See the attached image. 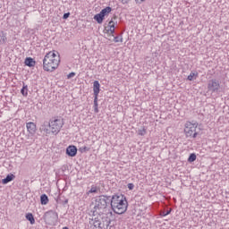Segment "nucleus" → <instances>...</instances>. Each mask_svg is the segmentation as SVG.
<instances>
[{
	"instance_id": "36",
	"label": "nucleus",
	"mask_w": 229,
	"mask_h": 229,
	"mask_svg": "<svg viewBox=\"0 0 229 229\" xmlns=\"http://www.w3.org/2000/svg\"><path fill=\"white\" fill-rule=\"evenodd\" d=\"M64 203H65V204L69 203V200H68V199H66V200L64 201Z\"/></svg>"
},
{
	"instance_id": "14",
	"label": "nucleus",
	"mask_w": 229,
	"mask_h": 229,
	"mask_svg": "<svg viewBox=\"0 0 229 229\" xmlns=\"http://www.w3.org/2000/svg\"><path fill=\"white\" fill-rule=\"evenodd\" d=\"M14 179L15 175H13V174H8L4 179L2 180V183L6 185V183H10V182H13Z\"/></svg>"
},
{
	"instance_id": "9",
	"label": "nucleus",
	"mask_w": 229,
	"mask_h": 229,
	"mask_svg": "<svg viewBox=\"0 0 229 229\" xmlns=\"http://www.w3.org/2000/svg\"><path fill=\"white\" fill-rule=\"evenodd\" d=\"M220 87L221 85L217 80H211L208 84V90H211V92H217Z\"/></svg>"
},
{
	"instance_id": "8",
	"label": "nucleus",
	"mask_w": 229,
	"mask_h": 229,
	"mask_svg": "<svg viewBox=\"0 0 229 229\" xmlns=\"http://www.w3.org/2000/svg\"><path fill=\"white\" fill-rule=\"evenodd\" d=\"M115 24H117V21H114L113 20H111L108 22V25L106 27L105 32L107 35H112V37H114V33H115Z\"/></svg>"
},
{
	"instance_id": "7",
	"label": "nucleus",
	"mask_w": 229,
	"mask_h": 229,
	"mask_svg": "<svg viewBox=\"0 0 229 229\" xmlns=\"http://www.w3.org/2000/svg\"><path fill=\"white\" fill-rule=\"evenodd\" d=\"M196 128H198V123H191L187 122L185 123L184 133H186V137H192V139H196L198 137V131H196Z\"/></svg>"
},
{
	"instance_id": "23",
	"label": "nucleus",
	"mask_w": 229,
	"mask_h": 229,
	"mask_svg": "<svg viewBox=\"0 0 229 229\" xmlns=\"http://www.w3.org/2000/svg\"><path fill=\"white\" fill-rule=\"evenodd\" d=\"M21 94H22L25 98L28 96V85H23L22 89H21Z\"/></svg>"
},
{
	"instance_id": "1",
	"label": "nucleus",
	"mask_w": 229,
	"mask_h": 229,
	"mask_svg": "<svg viewBox=\"0 0 229 229\" xmlns=\"http://www.w3.org/2000/svg\"><path fill=\"white\" fill-rule=\"evenodd\" d=\"M110 205L114 214H124L128 210V201L123 195H113L110 199Z\"/></svg>"
},
{
	"instance_id": "12",
	"label": "nucleus",
	"mask_w": 229,
	"mask_h": 229,
	"mask_svg": "<svg viewBox=\"0 0 229 229\" xmlns=\"http://www.w3.org/2000/svg\"><path fill=\"white\" fill-rule=\"evenodd\" d=\"M100 89H101V84H99L98 81H95L93 82V94H94V96H99Z\"/></svg>"
},
{
	"instance_id": "2",
	"label": "nucleus",
	"mask_w": 229,
	"mask_h": 229,
	"mask_svg": "<svg viewBox=\"0 0 229 229\" xmlns=\"http://www.w3.org/2000/svg\"><path fill=\"white\" fill-rule=\"evenodd\" d=\"M60 65V55L55 52H48L43 59V69L47 72H53Z\"/></svg>"
},
{
	"instance_id": "4",
	"label": "nucleus",
	"mask_w": 229,
	"mask_h": 229,
	"mask_svg": "<svg viewBox=\"0 0 229 229\" xmlns=\"http://www.w3.org/2000/svg\"><path fill=\"white\" fill-rule=\"evenodd\" d=\"M48 124L51 130V133H54L55 135H58L62 128H64V119L58 116L53 117L48 122Z\"/></svg>"
},
{
	"instance_id": "19",
	"label": "nucleus",
	"mask_w": 229,
	"mask_h": 229,
	"mask_svg": "<svg viewBox=\"0 0 229 229\" xmlns=\"http://www.w3.org/2000/svg\"><path fill=\"white\" fill-rule=\"evenodd\" d=\"M40 203L41 205H47L49 203V198L46 194H42L40 196Z\"/></svg>"
},
{
	"instance_id": "16",
	"label": "nucleus",
	"mask_w": 229,
	"mask_h": 229,
	"mask_svg": "<svg viewBox=\"0 0 229 229\" xmlns=\"http://www.w3.org/2000/svg\"><path fill=\"white\" fill-rule=\"evenodd\" d=\"M7 40L6 33H4V31H0V46L6 44Z\"/></svg>"
},
{
	"instance_id": "3",
	"label": "nucleus",
	"mask_w": 229,
	"mask_h": 229,
	"mask_svg": "<svg viewBox=\"0 0 229 229\" xmlns=\"http://www.w3.org/2000/svg\"><path fill=\"white\" fill-rule=\"evenodd\" d=\"M91 221H93V226L96 229H108L111 223L108 216L106 215L94 216H92Z\"/></svg>"
},
{
	"instance_id": "11",
	"label": "nucleus",
	"mask_w": 229,
	"mask_h": 229,
	"mask_svg": "<svg viewBox=\"0 0 229 229\" xmlns=\"http://www.w3.org/2000/svg\"><path fill=\"white\" fill-rule=\"evenodd\" d=\"M78 154V148L74 145H71L66 148V155L68 157H76Z\"/></svg>"
},
{
	"instance_id": "5",
	"label": "nucleus",
	"mask_w": 229,
	"mask_h": 229,
	"mask_svg": "<svg viewBox=\"0 0 229 229\" xmlns=\"http://www.w3.org/2000/svg\"><path fill=\"white\" fill-rule=\"evenodd\" d=\"M110 196L101 195L96 198L95 199V210H105L106 207H108V203H110Z\"/></svg>"
},
{
	"instance_id": "25",
	"label": "nucleus",
	"mask_w": 229,
	"mask_h": 229,
	"mask_svg": "<svg viewBox=\"0 0 229 229\" xmlns=\"http://www.w3.org/2000/svg\"><path fill=\"white\" fill-rule=\"evenodd\" d=\"M79 151H81V153H87V151H90V148L86 147V146L81 147V148H79Z\"/></svg>"
},
{
	"instance_id": "21",
	"label": "nucleus",
	"mask_w": 229,
	"mask_h": 229,
	"mask_svg": "<svg viewBox=\"0 0 229 229\" xmlns=\"http://www.w3.org/2000/svg\"><path fill=\"white\" fill-rule=\"evenodd\" d=\"M26 219L30 221V225H35V217L33 216V214L28 213L26 215Z\"/></svg>"
},
{
	"instance_id": "13",
	"label": "nucleus",
	"mask_w": 229,
	"mask_h": 229,
	"mask_svg": "<svg viewBox=\"0 0 229 229\" xmlns=\"http://www.w3.org/2000/svg\"><path fill=\"white\" fill-rule=\"evenodd\" d=\"M40 131H44L46 135H49V133H51V130H49V122H44L40 127Z\"/></svg>"
},
{
	"instance_id": "28",
	"label": "nucleus",
	"mask_w": 229,
	"mask_h": 229,
	"mask_svg": "<svg viewBox=\"0 0 229 229\" xmlns=\"http://www.w3.org/2000/svg\"><path fill=\"white\" fill-rule=\"evenodd\" d=\"M76 76V72H72L67 75L68 80H71V78H74Z\"/></svg>"
},
{
	"instance_id": "27",
	"label": "nucleus",
	"mask_w": 229,
	"mask_h": 229,
	"mask_svg": "<svg viewBox=\"0 0 229 229\" xmlns=\"http://www.w3.org/2000/svg\"><path fill=\"white\" fill-rule=\"evenodd\" d=\"M114 42H115V43L123 42V38L122 37L120 38V37L116 36V37L114 38Z\"/></svg>"
},
{
	"instance_id": "32",
	"label": "nucleus",
	"mask_w": 229,
	"mask_h": 229,
	"mask_svg": "<svg viewBox=\"0 0 229 229\" xmlns=\"http://www.w3.org/2000/svg\"><path fill=\"white\" fill-rule=\"evenodd\" d=\"M139 135H144L146 133V129H141V130H139Z\"/></svg>"
},
{
	"instance_id": "18",
	"label": "nucleus",
	"mask_w": 229,
	"mask_h": 229,
	"mask_svg": "<svg viewBox=\"0 0 229 229\" xmlns=\"http://www.w3.org/2000/svg\"><path fill=\"white\" fill-rule=\"evenodd\" d=\"M99 192V187L92 185L90 190L87 191V194H98Z\"/></svg>"
},
{
	"instance_id": "15",
	"label": "nucleus",
	"mask_w": 229,
	"mask_h": 229,
	"mask_svg": "<svg viewBox=\"0 0 229 229\" xmlns=\"http://www.w3.org/2000/svg\"><path fill=\"white\" fill-rule=\"evenodd\" d=\"M94 20L97 21L98 24H103V21H105V16L102 13H99L94 16Z\"/></svg>"
},
{
	"instance_id": "34",
	"label": "nucleus",
	"mask_w": 229,
	"mask_h": 229,
	"mask_svg": "<svg viewBox=\"0 0 229 229\" xmlns=\"http://www.w3.org/2000/svg\"><path fill=\"white\" fill-rule=\"evenodd\" d=\"M98 96L99 95H94V105H98Z\"/></svg>"
},
{
	"instance_id": "31",
	"label": "nucleus",
	"mask_w": 229,
	"mask_h": 229,
	"mask_svg": "<svg viewBox=\"0 0 229 229\" xmlns=\"http://www.w3.org/2000/svg\"><path fill=\"white\" fill-rule=\"evenodd\" d=\"M71 16V13H65L63 16V19H69V17Z\"/></svg>"
},
{
	"instance_id": "33",
	"label": "nucleus",
	"mask_w": 229,
	"mask_h": 229,
	"mask_svg": "<svg viewBox=\"0 0 229 229\" xmlns=\"http://www.w3.org/2000/svg\"><path fill=\"white\" fill-rule=\"evenodd\" d=\"M98 104H97V106L94 105V112H95V114H98L99 113V109L98 108Z\"/></svg>"
},
{
	"instance_id": "20",
	"label": "nucleus",
	"mask_w": 229,
	"mask_h": 229,
	"mask_svg": "<svg viewBox=\"0 0 229 229\" xmlns=\"http://www.w3.org/2000/svg\"><path fill=\"white\" fill-rule=\"evenodd\" d=\"M110 12H112V7L107 6L106 8L102 9L100 13H102V15L104 17H106V15H108V13H110Z\"/></svg>"
},
{
	"instance_id": "35",
	"label": "nucleus",
	"mask_w": 229,
	"mask_h": 229,
	"mask_svg": "<svg viewBox=\"0 0 229 229\" xmlns=\"http://www.w3.org/2000/svg\"><path fill=\"white\" fill-rule=\"evenodd\" d=\"M136 1V3H144V1H146V0H135Z\"/></svg>"
},
{
	"instance_id": "26",
	"label": "nucleus",
	"mask_w": 229,
	"mask_h": 229,
	"mask_svg": "<svg viewBox=\"0 0 229 229\" xmlns=\"http://www.w3.org/2000/svg\"><path fill=\"white\" fill-rule=\"evenodd\" d=\"M169 214H171V209L166 210V211H162L160 213V216H162L163 217H165V216H169Z\"/></svg>"
},
{
	"instance_id": "29",
	"label": "nucleus",
	"mask_w": 229,
	"mask_h": 229,
	"mask_svg": "<svg viewBox=\"0 0 229 229\" xmlns=\"http://www.w3.org/2000/svg\"><path fill=\"white\" fill-rule=\"evenodd\" d=\"M127 187L129 189V191H133V189H135V184L133 183H128Z\"/></svg>"
},
{
	"instance_id": "22",
	"label": "nucleus",
	"mask_w": 229,
	"mask_h": 229,
	"mask_svg": "<svg viewBox=\"0 0 229 229\" xmlns=\"http://www.w3.org/2000/svg\"><path fill=\"white\" fill-rule=\"evenodd\" d=\"M198 78V72H191L190 75L188 76L189 81H194Z\"/></svg>"
},
{
	"instance_id": "37",
	"label": "nucleus",
	"mask_w": 229,
	"mask_h": 229,
	"mask_svg": "<svg viewBox=\"0 0 229 229\" xmlns=\"http://www.w3.org/2000/svg\"><path fill=\"white\" fill-rule=\"evenodd\" d=\"M63 229H69V227H64Z\"/></svg>"
},
{
	"instance_id": "24",
	"label": "nucleus",
	"mask_w": 229,
	"mask_h": 229,
	"mask_svg": "<svg viewBox=\"0 0 229 229\" xmlns=\"http://www.w3.org/2000/svg\"><path fill=\"white\" fill-rule=\"evenodd\" d=\"M188 162L192 163V162H196V154L195 153H191L188 158Z\"/></svg>"
},
{
	"instance_id": "10",
	"label": "nucleus",
	"mask_w": 229,
	"mask_h": 229,
	"mask_svg": "<svg viewBox=\"0 0 229 229\" xmlns=\"http://www.w3.org/2000/svg\"><path fill=\"white\" fill-rule=\"evenodd\" d=\"M27 131L30 135H35L37 133V124L33 122H29L26 123Z\"/></svg>"
},
{
	"instance_id": "6",
	"label": "nucleus",
	"mask_w": 229,
	"mask_h": 229,
	"mask_svg": "<svg viewBox=\"0 0 229 229\" xmlns=\"http://www.w3.org/2000/svg\"><path fill=\"white\" fill-rule=\"evenodd\" d=\"M43 218L46 225L55 226V225H56V221H58V213L53 210L47 211L44 214Z\"/></svg>"
},
{
	"instance_id": "17",
	"label": "nucleus",
	"mask_w": 229,
	"mask_h": 229,
	"mask_svg": "<svg viewBox=\"0 0 229 229\" xmlns=\"http://www.w3.org/2000/svg\"><path fill=\"white\" fill-rule=\"evenodd\" d=\"M25 65L28 67H35V61L31 57H27L25 59Z\"/></svg>"
},
{
	"instance_id": "30",
	"label": "nucleus",
	"mask_w": 229,
	"mask_h": 229,
	"mask_svg": "<svg viewBox=\"0 0 229 229\" xmlns=\"http://www.w3.org/2000/svg\"><path fill=\"white\" fill-rule=\"evenodd\" d=\"M122 4H128L131 0H119Z\"/></svg>"
}]
</instances>
